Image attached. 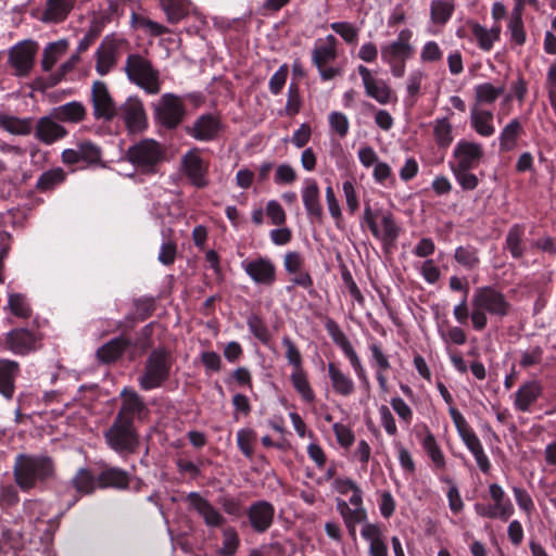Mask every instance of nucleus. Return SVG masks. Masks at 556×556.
Here are the masks:
<instances>
[{"label": "nucleus", "mask_w": 556, "mask_h": 556, "mask_svg": "<svg viewBox=\"0 0 556 556\" xmlns=\"http://www.w3.org/2000/svg\"><path fill=\"white\" fill-rule=\"evenodd\" d=\"M13 478L22 492H30L56 476L54 459L47 454L20 453L14 458Z\"/></svg>", "instance_id": "nucleus-1"}, {"label": "nucleus", "mask_w": 556, "mask_h": 556, "mask_svg": "<svg viewBox=\"0 0 556 556\" xmlns=\"http://www.w3.org/2000/svg\"><path fill=\"white\" fill-rule=\"evenodd\" d=\"M511 304L506 295L493 286H482L475 289L471 298L470 320L476 331H482L488 326V316L502 320L511 312Z\"/></svg>", "instance_id": "nucleus-2"}, {"label": "nucleus", "mask_w": 556, "mask_h": 556, "mask_svg": "<svg viewBox=\"0 0 556 556\" xmlns=\"http://www.w3.org/2000/svg\"><path fill=\"white\" fill-rule=\"evenodd\" d=\"M412 39L413 31L409 28H403L394 40L380 48L381 60L390 66V72L394 77L404 76L406 62L415 53Z\"/></svg>", "instance_id": "nucleus-3"}, {"label": "nucleus", "mask_w": 556, "mask_h": 556, "mask_svg": "<svg viewBox=\"0 0 556 556\" xmlns=\"http://www.w3.org/2000/svg\"><path fill=\"white\" fill-rule=\"evenodd\" d=\"M128 79L149 94L161 91L160 73L152 63L138 53L129 54L125 64Z\"/></svg>", "instance_id": "nucleus-4"}, {"label": "nucleus", "mask_w": 556, "mask_h": 556, "mask_svg": "<svg viewBox=\"0 0 556 556\" xmlns=\"http://www.w3.org/2000/svg\"><path fill=\"white\" fill-rule=\"evenodd\" d=\"M127 160L141 173L154 174L164 159V150L153 139H143L128 148Z\"/></svg>", "instance_id": "nucleus-5"}, {"label": "nucleus", "mask_w": 556, "mask_h": 556, "mask_svg": "<svg viewBox=\"0 0 556 556\" xmlns=\"http://www.w3.org/2000/svg\"><path fill=\"white\" fill-rule=\"evenodd\" d=\"M172 357L164 349L153 350L148 356L144 365V372L138 379L143 390H152L161 387L169 377Z\"/></svg>", "instance_id": "nucleus-6"}, {"label": "nucleus", "mask_w": 556, "mask_h": 556, "mask_svg": "<svg viewBox=\"0 0 556 556\" xmlns=\"http://www.w3.org/2000/svg\"><path fill=\"white\" fill-rule=\"evenodd\" d=\"M448 413L452 417V420L456 427V430L466 445V447L473 455L477 466L483 473H488L491 469V463L488 455L484 452L482 443L475 431L470 428L468 422L462 413L455 408L450 407Z\"/></svg>", "instance_id": "nucleus-7"}, {"label": "nucleus", "mask_w": 556, "mask_h": 556, "mask_svg": "<svg viewBox=\"0 0 556 556\" xmlns=\"http://www.w3.org/2000/svg\"><path fill=\"white\" fill-rule=\"evenodd\" d=\"M104 440L109 447L116 453H134L139 445L138 432L135 425L114 419L104 431Z\"/></svg>", "instance_id": "nucleus-8"}, {"label": "nucleus", "mask_w": 556, "mask_h": 556, "mask_svg": "<svg viewBox=\"0 0 556 556\" xmlns=\"http://www.w3.org/2000/svg\"><path fill=\"white\" fill-rule=\"evenodd\" d=\"M363 220L367 224L372 236L384 245L394 243L400 235V227L394 222L393 215L390 212H375L370 205H366Z\"/></svg>", "instance_id": "nucleus-9"}, {"label": "nucleus", "mask_w": 556, "mask_h": 556, "mask_svg": "<svg viewBox=\"0 0 556 556\" xmlns=\"http://www.w3.org/2000/svg\"><path fill=\"white\" fill-rule=\"evenodd\" d=\"M154 112L163 127L174 129L182 122L186 106L177 94L164 93L154 105Z\"/></svg>", "instance_id": "nucleus-10"}, {"label": "nucleus", "mask_w": 556, "mask_h": 556, "mask_svg": "<svg viewBox=\"0 0 556 556\" xmlns=\"http://www.w3.org/2000/svg\"><path fill=\"white\" fill-rule=\"evenodd\" d=\"M38 51L37 42L23 40L11 47L8 51V63L18 77H26L35 65Z\"/></svg>", "instance_id": "nucleus-11"}, {"label": "nucleus", "mask_w": 556, "mask_h": 556, "mask_svg": "<svg viewBox=\"0 0 556 556\" xmlns=\"http://www.w3.org/2000/svg\"><path fill=\"white\" fill-rule=\"evenodd\" d=\"M325 328L332 341L342 350L361 381L367 382V374L351 341L333 319H327Z\"/></svg>", "instance_id": "nucleus-12"}, {"label": "nucleus", "mask_w": 556, "mask_h": 556, "mask_svg": "<svg viewBox=\"0 0 556 556\" xmlns=\"http://www.w3.org/2000/svg\"><path fill=\"white\" fill-rule=\"evenodd\" d=\"M61 160L63 164L70 166L80 162L87 166L98 165L102 160V149L90 140H80L76 142L75 148L63 150Z\"/></svg>", "instance_id": "nucleus-13"}, {"label": "nucleus", "mask_w": 556, "mask_h": 556, "mask_svg": "<svg viewBox=\"0 0 556 556\" xmlns=\"http://www.w3.org/2000/svg\"><path fill=\"white\" fill-rule=\"evenodd\" d=\"M122 404L116 414V419L135 425V420H143L149 415V408L142 397L134 390L123 389L121 392Z\"/></svg>", "instance_id": "nucleus-14"}, {"label": "nucleus", "mask_w": 556, "mask_h": 556, "mask_svg": "<svg viewBox=\"0 0 556 556\" xmlns=\"http://www.w3.org/2000/svg\"><path fill=\"white\" fill-rule=\"evenodd\" d=\"M91 102L96 119L112 121L118 113L106 84L101 80L92 84Z\"/></svg>", "instance_id": "nucleus-15"}, {"label": "nucleus", "mask_w": 556, "mask_h": 556, "mask_svg": "<svg viewBox=\"0 0 556 556\" xmlns=\"http://www.w3.org/2000/svg\"><path fill=\"white\" fill-rule=\"evenodd\" d=\"M184 174L197 188L208 186V162L204 161L197 149L188 151L181 159Z\"/></svg>", "instance_id": "nucleus-16"}, {"label": "nucleus", "mask_w": 556, "mask_h": 556, "mask_svg": "<svg viewBox=\"0 0 556 556\" xmlns=\"http://www.w3.org/2000/svg\"><path fill=\"white\" fill-rule=\"evenodd\" d=\"M187 502L208 528H222L226 523V518L208 500L198 492H190L187 495Z\"/></svg>", "instance_id": "nucleus-17"}, {"label": "nucleus", "mask_w": 556, "mask_h": 556, "mask_svg": "<svg viewBox=\"0 0 556 556\" xmlns=\"http://www.w3.org/2000/svg\"><path fill=\"white\" fill-rule=\"evenodd\" d=\"M241 267L256 285L271 286L276 281V266L268 257L243 261Z\"/></svg>", "instance_id": "nucleus-18"}, {"label": "nucleus", "mask_w": 556, "mask_h": 556, "mask_svg": "<svg viewBox=\"0 0 556 556\" xmlns=\"http://www.w3.org/2000/svg\"><path fill=\"white\" fill-rule=\"evenodd\" d=\"M222 129L223 124L219 117L213 114H203L186 128V132L198 141H213Z\"/></svg>", "instance_id": "nucleus-19"}, {"label": "nucleus", "mask_w": 556, "mask_h": 556, "mask_svg": "<svg viewBox=\"0 0 556 556\" xmlns=\"http://www.w3.org/2000/svg\"><path fill=\"white\" fill-rule=\"evenodd\" d=\"M247 516L253 531L264 533L274 522L275 507L267 501H256L249 506Z\"/></svg>", "instance_id": "nucleus-20"}, {"label": "nucleus", "mask_w": 556, "mask_h": 556, "mask_svg": "<svg viewBox=\"0 0 556 556\" xmlns=\"http://www.w3.org/2000/svg\"><path fill=\"white\" fill-rule=\"evenodd\" d=\"M67 135V129L61 125L58 118L52 117L51 111L48 115L41 116L35 126L36 139L48 146L65 138Z\"/></svg>", "instance_id": "nucleus-21"}, {"label": "nucleus", "mask_w": 556, "mask_h": 556, "mask_svg": "<svg viewBox=\"0 0 556 556\" xmlns=\"http://www.w3.org/2000/svg\"><path fill=\"white\" fill-rule=\"evenodd\" d=\"M483 148L480 143L467 140H460L455 146L453 155L456 168H476L483 157Z\"/></svg>", "instance_id": "nucleus-22"}, {"label": "nucleus", "mask_w": 556, "mask_h": 556, "mask_svg": "<svg viewBox=\"0 0 556 556\" xmlns=\"http://www.w3.org/2000/svg\"><path fill=\"white\" fill-rule=\"evenodd\" d=\"M357 72L362 77L365 92L380 104H388L392 98L390 86L382 79L375 78L369 68L358 65Z\"/></svg>", "instance_id": "nucleus-23"}, {"label": "nucleus", "mask_w": 556, "mask_h": 556, "mask_svg": "<svg viewBox=\"0 0 556 556\" xmlns=\"http://www.w3.org/2000/svg\"><path fill=\"white\" fill-rule=\"evenodd\" d=\"M119 114L130 132H139L147 126L146 112L138 98H128L121 106Z\"/></svg>", "instance_id": "nucleus-24"}, {"label": "nucleus", "mask_w": 556, "mask_h": 556, "mask_svg": "<svg viewBox=\"0 0 556 556\" xmlns=\"http://www.w3.org/2000/svg\"><path fill=\"white\" fill-rule=\"evenodd\" d=\"M118 43L110 36H106L98 47L96 55V71L104 76L111 72L116 64Z\"/></svg>", "instance_id": "nucleus-25"}, {"label": "nucleus", "mask_w": 556, "mask_h": 556, "mask_svg": "<svg viewBox=\"0 0 556 556\" xmlns=\"http://www.w3.org/2000/svg\"><path fill=\"white\" fill-rule=\"evenodd\" d=\"M543 387L539 380L523 382L515 393L514 406L518 412H529L531 406L542 395Z\"/></svg>", "instance_id": "nucleus-26"}, {"label": "nucleus", "mask_w": 556, "mask_h": 556, "mask_svg": "<svg viewBox=\"0 0 556 556\" xmlns=\"http://www.w3.org/2000/svg\"><path fill=\"white\" fill-rule=\"evenodd\" d=\"M37 338L27 329H14L7 336L5 343L14 354L24 355L36 349Z\"/></svg>", "instance_id": "nucleus-27"}, {"label": "nucleus", "mask_w": 556, "mask_h": 556, "mask_svg": "<svg viewBox=\"0 0 556 556\" xmlns=\"http://www.w3.org/2000/svg\"><path fill=\"white\" fill-rule=\"evenodd\" d=\"M302 201L308 217L320 220L323 206L320 203V191L314 179H306L302 189Z\"/></svg>", "instance_id": "nucleus-28"}, {"label": "nucleus", "mask_w": 556, "mask_h": 556, "mask_svg": "<svg viewBox=\"0 0 556 556\" xmlns=\"http://www.w3.org/2000/svg\"><path fill=\"white\" fill-rule=\"evenodd\" d=\"M129 483V473L118 467H106L98 475L99 489L126 490Z\"/></svg>", "instance_id": "nucleus-29"}, {"label": "nucleus", "mask_w": 556, "mask_h": 556, "mask_svg": "<svg viewBox=\"0 0 556 556\" xmlns=\"http://www.w3.org/2000/svg\"><path fill=\"white\" fill-rule=\"evenodd\" d=\"M20 372V365L15 361L0 359V394L11 400L15 391V379Z\"/></svg>", "instance_id": "nucleus-30"}, {"label": "nucleus", "mask_w": 556, "mask_h": 556, "mask_svg": "<svg viewBox=\"0 0 556 556\" xmlns=\"http://www.w3.org/2000/svg\"><path fill=\"white\" fill-rule=\"evenodd\" d=\"M50 111L52 117L58 118L60 123L77 124L83 122L87 115L85 105L79 101H71L52 108Z\"/></svg>", "instance_id": "nucleus-31"}, {"label": "nucleus", "mask_w": 556, "mask_h": 556, "mask_svg": "<svg viewBox=\"0 0 556 556\" xmlns=\"http://www.w3.org/2000/svg\"><path fill=\"white\" fill-rule=\"evenodd\" d=\"M328 376L331 381L333 391L342 396H350L355 391L353 379L340 369L334 363L327 365Z\"/></svg>", "instance_id": "nucleus-32"}, {"label": "nucleus", "mask_w": 556, "mask_h": 556, "mask_svg": "<svg viewBox=\"0 0 556 556\" xmlns=\"http://www.w3.org/2000/svg\"><path fill=\"white\" fill-rule=\"evenodd\" d=\"M337 58V39L333 35H328L324 41L318 40L312 51V61L316 67L327 65Z\"/></svg>", "instance_id": "nucleus-33"}, {"label": "nucleus", "mask_w": 556, "mask_h": 556, "mask_svg": "<svg viewBox=\"0 0 556 556\" xmlns=\"http://www.w3.org/2000/svg\"><path fill=\"white\" fill-rule=\"evenodd\" d=\"M492 111L472 106L470 111V124L475 131L482 137H491L495 134Z\"/></svg>", "instance_id": "nucleus-34"}, {"label": "nucleus", "mask_w": 556, "mask_h": 556, "mask_svg": "<svg viewBox=\"0 0 556 556\" xmlns=\"http://www.w3.org/2000/svg\"><path fill=\"white\" fill-rule=\"evenodd\" d=\"M31 117H17L1 113L0 128L14 136H27L34 129Z\"/></svg>", "instance_id": "nucleus-35"}, {"label": "nucleus", "mask_w": 556, "mask_h": 556, "mask_svg": "<svg viewBox=\"0 0 556 556\" xmlns=\"http://www.w3.org/2000/svg\"><path fill=\"white\" fill-rule=\"evenodd\" d=\"M70 483L79 495H91L99 488L98 476L86 467L79 468Z\"/></svg>", "instance_id": "nucleus-36"}, {"label": "nucleus", "mask_w": 556, "mask_h": 556, "mask_svg": "<svg viewBox=\"0 0 556 556\" xmlns=\"http://www.w3.org/2000/svg\"><path fill=\"white\" fill-rule=\"evenodd\" d=\"M74 8V0H47L42 21L48 23L63 22Z\"/></svg>", "instance_id": "nucleus-37"}, {"label": "nucleus", "mask_w": 556, "mask_h": 556, "mask_svg": "<svg viewBox=\"0 0 556 556\" xmlns=\"http://www.w3.org/2000/svg\"><path fill=\"white\" fill-rule=\"evenodd\" d=\"M522 132L523 127L521 122L518 118H513L506 126H504L500 134V150L504 152L514 150L517 147V141Z\"/></svg>", "instance_id": "nucleus-38"}, {"label": "nucleus", "mask_w": 556, "mask_h": 556, "mask_svg": "<svg viewBox=\"0 0 556 556\" xmlns=\"http://www.w3.org/2000/svg\"><path fill=\"white\" fill-rule=\"evenodd\" d=\"M166 20L170 24H177L190 13L189 0H159Z\"/></svg>", "instance_id": "nucleus-39"}, {"label": "nucleus", "mask_w": 556, "mask_h": 556, "mask_svg": "<svg viewBox=\"0 0 556 556\" xmlns=\"http://www.w3.org/2000/svg\"><path fill=\"white\" fill-rule=\"evenodd\" d=\"M471 34L478 42V46L483 51H490L495 41L500 39V26L492 27L491 29L478 23H470Z\"/></svg>", "instance_id": "nucleus-40"}, {"label": "nucleus", "mask_w": 556, "mask_h": 556, "mask_svg": "<svg viewBox=\"0 0 556 556\" xmlns=\"http://www.w3.org/2000/svg\"><path fill=\"white\" fill-rule=\"evenodd\" d=\"M129 345V341L124 337H117L102 345L97 351V357L102 363L115 362Z\"/></svg>", "instance_id": "nucleus-41"}, {"label": "nucleus", "mask_w": 556, "mask_h": 556, "mask_svg": "<svg viewBox=\"0 0 556 556\" xmlns=\"http://www.w3.org/2000/svg\"><path fill=\"white\" fill-rule=\"evenodd\" d=\"M473 91V106L479 108L482 104H493L505 92V87L504 85L495 87L491 83H482L475 86Z\"/></svg>", "instance_id": "nucleus-42"}, {"label": "nucleus", "mask_w": 556, "mask_h": 556, "mask_svg": "<svg viewBox=\"0 0 556 556\" xmlns=\"http://www.w3.org/2000/svg\"><path fill=\"white\" fill-rule=\"evenodd\" d=\"M525 227L520 224H514L507 231L505 238V249L510 253L513 258H520L525 253L522 238Z\"/></svg>", "instance_id": "nucleus-43"}, {"label": "nucleus", "mask_w": 556, "mask_h": 556, "mask_svg": "<svg viewBox=\"0 0 556 556\" xmlns=\"http://www.w3.org/2000/svg\"><path fill=\"white\" fill-rule=\"evenodd\" d=\"M337 508L340 511L341 516L343 517L345 525L350 530V533L354 535L355 525L365 521L367 518L365 508H351L349 504L343 500L338 501Z\"/></svg>", "instance_id": "nucleus-44"}, {"label": "nucleus", "mask_w": 556, "mask_h": 556, "mask_svg": "<svg viewBox=\"0 0 556 556\" xmlns=\"http://www.w3.org/2000/svg\"><path fill=\"white\" fill-rule=\"evenodd\" d=\"M510 38L517 45L522 46L526 42V31L522 23V0L516 2L508 24Z\"/></svg>", "instance_id": "nucleus-45"}, {"label": "nucleus", "mask_w": 556, "mask_h": 556, "mask_svg": "<svg viewBox=\"0 0 556 556\" xmlns=\"http://www.w3.org/2000/svg\"><path fill=\"white\" fill-rule=\"evenodd\" d=\"M489 493L494 502L493 505L497 510H500L502 515V520L507 521L514 514V506L511 502L506 497L503 488L497 483H492L489 486Z\"/></svg>", "instance_id": "nucleus-46"}, {"label": "nucleus", "mask_w": 556, "mask_h": 556, "mask_svg": "<svg viewBox=\"0 0 556 556\" xmlns=\"http://www.w3.org/2000/svg\"><path fill=\"white\" fill-rule=\"evenodd\" d=\"M421 445L428 456L431 458L434 467L444 470L446 463L441 447L439 446L434 435L427 429L421 440Z\"/></svg>", "instance_id": "nucleus-47"}, {"label": "nucleus", "mask_w": 556, "mask_h": 556, "mask_svg": "<svg viewBox=\"0 0 556 556\" xmlns=\"http://www.w3.org/2000/svg\"><path fill=\"white\" fill-rule=\"evenodd\" d=\"M67 41L61 39L54 42H50L43 50L41 67L45 72L52 70L59 59L66 52Z\"/></svg>", "instance_id": "nucleus-48"}, {"label": "nucleus", "mask_w": 556, "mask_h": 556, "mask_svg": "<svg viewBox=\"0 0 556 556\" xmlns=\"http://www.w3.org/2000/svg\"><path fill=\"white\" fill-rule=\"evenodd\" d=\"M66 173L61 167H55L43 172L37 179L36 188L41 192L53 190L56 186L64 182Z\"/></svg>", "instance_id": "nucleus-49"}, {"label": "nucleus", "mask_w": 556, "mask_h": 556, "mask_svg": "<svg viewBox=\"0 0 556 556\" xmlns=\"http://www.w3.org/2000/svg\"><path fill=\"white\" fill-rule=\"evenodd\" d=\"M454 260L466 269H473L480 264L479 251L470 244L459 245L455 249Z\"/></svg>", "instance_id": "nucleus-50"}, {"label": "nucleus", "mask_w": 556, "mask_h": 556, "mask_svg": "<svg viewBox=\"0 0 556 556\" xmlns=\"http://www.w3.org/2000/svg\"><path fill=\"white\" fill-rule=\"evenodd\" d=\"M293 388L301 395L303 401L312 403L315 399V394L307 379V375L303 369L293 370L290 376Z\"/></svg>", "instance_id": "nucleus-51"}, {"label": "nucleus", "mask_w": 556, "mask_h": 556, "mask_svg": "<svg viewBox=\"0 0 556 556\" xmlns=\"http://www.w3.org/2000/svg\"><path fill=\"white\" fill-rule=\"evenodd\" d=\"M453 126L446 117L434 121L433 136L440 148H447L453 141Z\"/></svg>", "instance_id": "nucleus-52"}, {"label": "nucleus", "mask_w": 556, "mask_h": 556, "mask_svg": "<svg viewBox=\"0 0 556 556\" xmlns=\"http://www.w3.org/2000/svg\"><path fill=\"white\" fill-rule=\"evenodd\" d=\"M454 5L444 0H434L431 2L430 14L431 20L435 24H445L452 16Z\"/></svg>", "instance_id": "nucleus-53"}, {"label": "nucleus", "mask_w": 556, "mask_h": 556, "mask_svg": "<svg viewBox=\"0 0 556 556\" xmlns=\"http://www.w3.org/2000/svg\"><path fill=\"white\" fill-rule=\"evenodd\" d=\"M240 544V539L238 532L232 527H227L223 529V546L220 548V554L223 556H233L238 549Z\"/></svg>", "instance_id": "nucleus-54"}, {"label": "nucleus", "mask_w": 556, "mask_h": 556, "mask_svg": "<svg viewBox=\"0 0 556 556\" xmlns=\"http://www.w3.org/2000/svg\"><path fill=\"white\" fill-rule=\"evenodd\" d=\"M329 127L339 138H344L349 134L350 122L348 116L338 111H333L328 116Z\"/></svg>", "instance_id": "nucleus-55"}, {"label": "nucleus", "mask_w": 556, "mask_h": 556, "mask_svg": "<svg viewBox=\"0 0 556 556\" xmlns=\"http://www.w3.org/2000/svg\"><path fill=\"white\" fill-rule=\"evenodd\" d=\"M470 170H471V168L452 167V172H453L457 182L464 190H467V191L476 189L479 185V178L477 177V175L472 174Z\"/></svg>", "instance_id": "nucleus-56"}, {"label": "nucleus", "mask_w": 556, "mask_h": 556, "mask_svg": "<svg viewBox=\"0 0 556 556\" xmlns=\"http://www.w3.org/2000/svg\"><path fill=\"white\" fill-rule=\"evenodd\" d=\"M256 438V433L252 429H240L237 432V444L244 456L251 458L253 455L252 443Z\"/></svg>", "instance_id": "nucleus-57"}, {"label": "nucleus", "mask_w": 556, "mask_h": 556, "mask_svg": "<svg viewBox=\"0 0 556 556\" xmlns=\"http://www.w3.org/2000/svg\"><path fill=\"white\" fill-rule=\"evenodd\" d=\"M247 324H248L249 330L253 333V336L256 339H258L263 343H267L269 341L268 329L260 316L252 314L248 318Z\"/></svg>", "instance_id": "nucleus-58"}, {"label": "nucleus", "mask_w": 556, "mask_h": 556, "mask_svg": "<svg viewBox=\"0 0 556 556\" xmlns=\"http://www.w3.org/2000/svg\"><path fill=\"white\" fill-rule=\"evenodd\" d=\"M282 345L286 348V358L288 363L293 366V370L303 369L302 356L294 342L289 337H283Z\"/></svg>", "instance_id": "nucleus-59"}, {"label": "nucleus", "mask_w": 556, "mask_h": 556, "mask_svg": "<svg viewBox=\"0 0 556 556\" xmlns=\"http://www.w3.org/2000/svg\"><path fill=\"white\" fill-rule=\"evenodd\" d=\"M543 359V349L541 346H531L521 352L520 366L529 368L539 365Z\"/></svg>", "instance_id": "nucleus-60"}, {"label": "nucleus", "mask_w": 556, "mask_h": 556, "mask_svg": "<svg viewBox=\"0 0 556 556\" xmlns=\"http://www.w3.org/2000/svg\"><path fill=\"white\" fill-rule=\"evenodd\" d=\"M331 29L340 35L348 43H354L358 36V30L350 23L334 22L330 25Z\"/></svg>", "instance_id": "nucleus-61"}, {"label": "nucleus", "mask_w": 556, "mask_h": 556, "mask_svg": "<svg viewBox=\"0 0 556 556\" xmlns=\"http://www.w3.org/2000/svg\"><path fill=\"white\" fill-rule=\"evenodd\" d=\"M9 306L11 312L22 318H27L30 315V308L26 299L21 294H11L9 298Z\"/></svg>", "instance_id": "nucleus-62"}, {"label": "nucleus", "mask_w": 556, "mask_h": 556, "mask_svg": "<svg viewBox=\"0 0 556 556\" xmlns=\"http://www.w3.org/2000/svg\"><path fill=\"white\" fill-rule=\"evenodd\" d=\"M266 215L275 226H281L286 223L287 216L281 204L276 200H270L266 205Z\"/></svg>", "instance_id": "nucleus-63"}, {"label": "nucleus", "mask_w": 556, "mask_h": 556, "mask_svg": "<svg viewBox=\"0 0 556 556\" xmlns=\"http://www.w3.org/2000/svg\"><path fill=\"white\" fill-rule=\"evenodd\" d=\"M296 173L291 165L280 164L276 168L274 181L277 185H291L296 180Z\"/></svg>", "instance_id": "nucleus-64"}]
</instances>
